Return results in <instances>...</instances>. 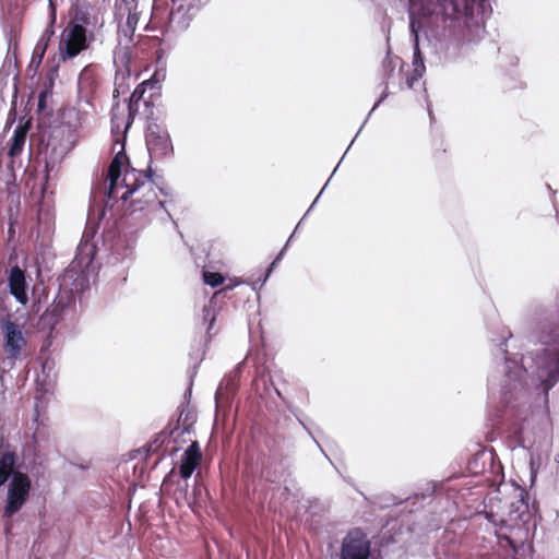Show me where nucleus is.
Wrapping results in <instances>:
<instances>
[{"instance_id": "nucleus-4", "label": "nucleus", "mask_w": 559, "mask_h": 559, "mask_svg": "<svg viewBox=\"0 0 559 559\" xmlns=\"http://www.w3.org/2000/svg\"><path fill=\"white\" fill-rule=\"evenodd\" d=\"M526 491L520 487L510 486V493L503 498L490 497L489 509L485 516L495 527L498 545L512 551L513 559H521L530 551L531 519Z\"/></svg>"}, {"instance_id": "nucleus-41", "label": "nucleus", "mask_w": 559, "mask_h": 559, "mask_svg": "<svg viewBox=\"0 0 559 559\" xmlns=\"http://www.w3.org/2000/svg\"><path fill=\"white\" fill-rule=\"evenodd\" d=\"M275 392L277 394V396L286 404L287 408L289 409V412L297 418V420L299 421V419H301L299 417V414H298V409L296 407H293L287 401L286 399L283 396L282 392L278 390V389H275Z\"/></svg>"}, {"instance_id": "nucleus-26", "label": "nucleus", "mask_w": 559, "mask_h": 559, "mask_svg": "<svg viewBox=\"0 0 559 559\" xmlns=\"http://www.w3.org/2000/svg\"><path fill=\"white\" fill-rule=\"evenodd\" d=\"M145 93H146V90L144 87H142L141 84H139L134 90L133 92L131 93V95L129 96V100H132V103H140L141 100L143 102L146 110H148V114L151 112V110L153 111V107H154V99H155V92H151L148 97H145Z\"/></svg>"}, {"instance_id": "nucleus-45", "label": "nucleus", "mask_w": 559, "mask_h": 559, "mask_svg": "<svg viewBox=\"0 0 559 559\" xmlns=\"http://www.w3.org/2000/svg\"><path fill=\"white\" fill-rule=\"evenodd\" d=\"M187 489H188V484L187 483H185L183 485H179V488H178L179 497L175 498L177 503L179 502V498H185L186 497Z\"/></svg>"}, {"instance_id": "nucleus-6", "label": "nucleus", "mask_w": 559, "mask_h": 559, "mask_svg": "<svg viewBox=\"0 0 559 559\" xmlns=\"http://www.w3.org/2000/svg\"><path fill=\"white\" fill-rule=\"evenodd\" d=\"M44 405L39 397L35 396L34 415L28 429L32 430V440L24 449V457L32 455L33 459L25 463V468L32 473L36 468H44L50 454L58 452L53 431L49 426V419L43 412Z\"/></svg>"}, {"instance_id": "nucleus-31", "label": "nucleus", "mask_w": 559, "mask_h": 559, "mask_svg": "<svg viewBox=\"0 0 559 559\" xmlns=\"http://www.w3.org/2000/svg\"><path fill=\"white\" fill-rule=\"evenodd\" d=\"M46 51V49L40 50V47L35 46L32 53L31 62L27 67V71H33V76L36 75Z\"/></svg>"}, {"instance_id": "nucleus-46", "label": "nucleus", "mask_w": 559, "mask_h": 559, "mask_svg": "<svg viewBox=\"0 0 559 559\" xmlns=\"http://www.w3.org/2000/svg\"><path fill=\"white\" fill-rule=\"evenodd\" d=\"M175 473V469L173 468L168 475H166V477L164 478L163 480V485H162V488L163 490H166V487L168 486V484L170 483V479H171V476L173 474Z\"/></svg>"}, {"instance_id": "nucleus-32", "label": "nucleus", "mask_w": 559, "mask_h": 559, "mask_svg": "<svg viewBox=\"0 0 559 559\" xmlns=\"http://www.w3.org/2000/svg\"><path fill=\"white\" fill-rule=\"evenodd\" d=\"M139 22V14L136 12H131L129 9V14L127 16V21L124 26L122 27V32L124 36H133Z\"/></svg>"}, {"instance_id": "nucleus-28", "label": "nucleus", "mask_w": 559, "mask_h": 559, "mask_svg": "<svg viewBox=\"0 0 559 559\" xmlns=\"http://www.w3.org/2000/svg\"><path fill=\"white\" fill-rule=\"evenodd\" d=\"M201 274L203 283L212 288L221 286L225 281L224 276L218 272H211L203 269Z\"/></svg>"}, {"instance_id": "nucleus-50", "label": "nucleus", "mask_w": 559, "mask_h": 559, "mask_svg": "<svg viewBox=\"0 0 559 559\" xmlns=\"http://www.w3.org/2000/svg\"><path fill=\"white\" fill-rule=\"evenodd\" d=\"M33 308H34V310H35L36 312H39V311H40V301H39V299H38V300L34 299Z\"/></svg>"}, {"instance_id": "nucleus-47", "label": "nucleus", "mask_w": 559, "mask_h": 559, "mask_svg": "<svg viewBox=\"0 0 559 559\" xmlns=\"http://www.w3.org/2000/svg\"><path fill=\"white\" fill-rule=\"evenodd\" d=\"M263 475H264V477L266 478V480H269V481H271V483H276V481H278V479H277L276 477H274V476H272V475L270 474L269 469H265V471L263 472Z\"/></svg>"}, {"instance_id": "nucleus-42", "label": "nucleus", "mask_w": 559, "mask_h": 559, "mask_svg": "<svg viewBox=\"0 0 559 559\" xmlns=\"http://www.w3.org/2000/svg\"><path fill=\"white\" fill-rule=\"evenodd\" d=\"M127 109H128V117L135 118V116L139 111V104L132 103V100L127 99Z\"/></svg>"}, {"instance_id": "nucleus-34", "label": "nucleus", "mask_w": 559, "mask_h": 559, "mask_svg": "<svg viewBox=\"0 0 559 559\" xmlns=\"http://www.w3.org/2000/svg\"><path fill=\"white\" fill-rule=\"evenodd\" d=\"M278 263H275V259L269 264L266 267L263 276L259 277L254 283H252V289L257 290L262 288L267 280L270 278L271 274L274 272V270L277 267Z\"/></svg>"}, {"instance_id": "nucleus-8", "label": "nucleus", "mask_w": 559, "mask_h": 559, "mask_svg": "<svg viewBox=\"0 0 559 559\" xmlns=\"http://www.w3.org/2000/svg\"><path fill=\"white\" fill-rule=\"evenodd\" d=\"M425 28H423L419 33V50H420V53H421V57H423V63H425L426 61V52L425 50H427V52L430 55L431 58L435 59V62L436 63H442V62H453V61H456L459 58H461L462 56H464L469 46L472 44H476L477 41L480 40L485 29L480 33L479 37L475 40H467V37H468V32H467V28L463 25V22H459L457 23L455 22V24L452 26V25H447V38L449 39H454V40H457L460 41V44H462L461 46V50H460V55L454 58V59H439L438 56L436 53H433L430 48L428 47V40L426 38V34H425ZM409 35H411V43H413V37H412V33L409 32ZM412 48H413V61H412V64H414L415 62V50H414V44H412ZM430 63H433V60H430ZM424 67L426 68V64H424ZM426 70L420 73V76L418 78H415V66H413V71L406 76V85L408 88H413L415 83L418 82L423 75L425 74Z\"/></svg>"}, {"instance_id": "nucleus-2", "label": "nucleus", "mask_w": 559, "mask_h": 559, "mask_svg": "<svg viewBox=\"0 0 559 559\" xmlns=\"http://www.w3.org/2000/svg\"><path fill=\"white\" fill-rule=\"evenodd\" d=\"M492 14L491 0H438L432 13L428 15L408 14L415 50V78L425 71L419 50V33L425 28L428 47L439 59H454L460 55V41L447 38V25L463 22L467 28V40H475L484 31V21Z\"/></svg>"}, {"instance_id": "nucleus-19", "label": "nucleus", "mask_w": 559, "mask_h": 559, "mask_svg": "<svg viewBox=\"0 0 559 559\" xmlns=\"http://www.w3.org/2000/svg\"><path fill=\"white\" fill-rule=\"evenodd\" d=\"M382 84L384 85V90L383 92L381 93V95L378 97V99L374 102L371 110L369 111V114L367 115L365 121L362 122V124L360 126L359 130L357 131L355 138L352 140V142L349 143L347 150L345 151L344 154H346L348 152V150L350 148V146L353 145L354 141L356 140V138L359 135V133L361 132L364 126L367 123L368 119L370 118V116L372 115V112L388 98L389 96V92H388V83L385 81L382 82ZM345 156V155H343ZM344 157L341 158V160L338 162V164L336 165V167L334 168V170L332 171L330 178L328 179V181L325 182V185L323 186V188L321 189V191L319 192V194L316 197V199L313 200V202L311 203V205L309 206V209L307 210L306 214L304 215V218L310 213V211H312V209L314 207V205L317 204L318 200L320 199V197L322 195L324 189L328 187L331 178L333 177V175L335 174V171L337 170L341 162L343 160Z\"/></svg>"}, {"instance_id": "nucleus-13", "label": "nucleus", "mask_w": 559, "mask_h": 559, "mask_svg": "<svg viewBox=\"0 0 559 559\" xmlns=\"http://www.w3.org/2000/svg\"><path fill=\"white\" fill-rule=\"evenodd\" d=\"M28 275L26 272L21 269L19 265H13L8 271V287L10 294L15 298L17 302L25 306L29 298H28V292H29V283H28Z\"/></svg>"}, {"instance_id": "nucleus-40", "label": "nucleus", "mask_w": 559, "mask_h": 559, "mask_svg": "<svg viewBox=\"0 0 559 559\" xmlns=\"http://www.w3.org/2000/svg\"><path fill=\"white\" fill-rule=\"evenodd\" d=\"M48 9H49V24L56 25L57 22V4L53 0H48Z\"/></svg>"}, {"instance_id": "nucleus-52", "label": "nucleus", "mask_w": 559, "mask_h": 559, "mask_svg": "<svg viewBox=\"0 0 559 559\" xmlns=\"http://www.w3.org/2000/svg\"><path fill=\"white\" fill-rule=\"evenodd\" d=\"M241 365H242V362L238 364L237 371L240 369Z\"/></svg>"}, {"instance_id": "nucleus-23", "label": "nucleus", "mask_w": 559, "mask_h": 559, "mask_svg": "<svg viewBox=\"0 0 559 559\" xmlns=\"http://www.w3.org/2000/svg\"><path fill=\"white\" fill-rule=\"evenodd\" d=\"M153 186H157V181H146L145 189H141L142 198L145 199L146 203H153V206L164 210L166 216L171 219L174 225L177 227V223L173 219L169 211L165 207V202L157 199V193L155 192Z\"/></svg>"}, {"instance_id": "nucleus-18", "label": "nucleus", "mask_w": 559, "mask_h": 559, "mask_svg": "<svg viewBox=\"0 0 559 559\" xmlns=\"http://www.w3.org/2000/svg\"><path fill=\"white\" fill-rule=\"evenodd\" d=\"M217 313L218 306L216 301V296H213L202 308V321L203 324L205 325V347L207 346V343L212 340V337L217 333V329H215Z\"/></svg>"}, {"instance_id": "nucleus-33", "label": "nucleus", "mask_w": 559, "mask_h": 559, "mask_svg": "<svg viewBox=\"0 0 559 559\" xmlns=\"http://www.w3.org/2000/svg\"><path fill=\"white\" fill-rule=\"evenodd\" d=\"M55 26L53 24H47L41 36L39 37L36 46L41 49H46L49 47L51 38L55 36Z\"/></svg>"}, {"instance_id": "nucleus-9", "label": "nucleus", "mask_w": 559, "mask_h": 559, "mask_svg": "<svg viewBox=\"0 0 559 559\" xmlns=\"http://www.w3.org/2000/svg\"><path fill=\"white\" fill-rule=\"evenodd\" d=\"M69 153V143L57 135L50 134L41 151L44 168L40 183L41 199L45 202L48 194L52 193L51 185L57 174L58 166Z\"/></svg>"}, {"instance_id": "nucleus-3", "label": "nucleus", "mask_w": 559, "mask_h": 559, "mask_svg": "<svg viewBox=\"0 0 559 559\" xmlns=\"http://www.w3.org/2000/svg\"><path fill=\"white\" fill-rule=\"evenodd\" d=\"M558 381L559 352H498L488 385L490 394L498 395L504 417L524 400L528 385L547 403Z\"/></svg>"}, {"instance_id": "nucleus-16", "label": "nucleus", "mask_w": 559, "mask_h": 559, "mask_svg": "<svg viewBox=\"0 0 559 559\" xmlns=\"http://www.w3.org/2000/svg\"><path fill=\"white\" fill-rule=\"evenodd\" d=\"M201 450L199 443L193 441L183 452L181 462L179 465V474L181 478L187 480L191 477L195 468L201 462Z\"/></svg>"}, {"instance_id": "nucleus-17", "label": "nucleus", "mask_w": 559, "mask_h": 559, "mask_svg": "<svg viewBox=\"0 0 559 559\" xmlns=\"http://www.w3.org/2000/svg\"><path fill=\"white\" fill-rule=\"evenodd\" d=\"M156 55V69L154 73L151 75L150 79L142 81L140 84L142 87H144L146 91L147 88L151 90V92H155V98L160 97V83L166 76V62L164 61V51L163 49L158 48L155 51Z\"/></svg>"}, {"instance_id": "nucleus-43", "label": "nucleus", "mask_w": 559, "mask_h": 559, "mask_svg": "<svg viewBox=\"0 0 559 559\" xmlns=\"http://www.w3.org/2000/svg\"><path fill=\"white\" fill-rule=\"evenodd\" d=\"M299 424L302 426V428L308 432V435L312 438V440L314 441V443L320 448V450L322 451V454H324V457H328V454H325V451L322 450L320 443L318 442V440L313 437L312 432L310 431V429L308 428V426L305 424V421L302 419H299Z\"/></svg>"}, {"instance_id": "nucleus-7", "label": "nucleus", "mask_w": 559, "mask_h": 559, "mask_svg": "<svg viewBox=\"0 0 559 559\" xmlns=\"http://www.w3.org/2000/svg\"><path fill=\"white\" fill-rule=\"evenodd\" d=\"M92 24L87 8L80 5L72 8L70 22L60 35L59 60H72L90 47L95 40L94 32L87 29V26Z\"/></svg>"}, {"instance_id": "nucleus-36", "label": "nucleus", "mask_w": 559, "mask_h": 559, "mask_svg": "<svg viewBox=\"0 0 559 559\" xmlns=\"http://www.w3.org/2000/svg\"><path fill=\"white\" fill-rule=\"evenodd\" d=\"M395 64L393 63L392 58L390 57V53L388 52L386 57L382 61V70L384 72V78L388 79L392 75L394 72Z\"/></svg>"}, {"instance_id": "nucleus-14", "label": "nucleus", "mask_w": 559, "mask_h": 559, "mask_svg": "<svg viewBox=\"0 0 559 559\" xmlns=\"http://www.w3.org/2000/svg\"><path fill=\"white\" fill-rule=\"evenodd\" d=\"M1 332L3 335L2 349H23L27 345L24 326L11 320L9 316L1 319Z\"/></svg>"}, {"instance_id": "nucleus-29", "label": "nucleus", "mask_w": 559, "mask_h": 559, "mask_svg": "<svg viewBox=\"0 0 559 559\" xmlns=\"http://www.w3.org/2000/svg\"><path fill=\"white\" fill-rule=\"evenodd\" d=\"M49 66L45 75V81L43 86H49L50 90H53L55 81L58 78L59 64L56 63L55 57L51 60H48Z\"/></svg>"}, {"instance_id": "nucleus-37", "label": "nucleus", "mask_w": 559, "mask_h": 559, "mask_svg": "<svg viewBox=\"0 0 559 559\" xmlns=\"http://www.w3.org/2000/svg\"><path fill=\"white\" fill-rule=\"evenodd\" d=\"M300 224H301V221L297 224V226L295 227L293 234L289 236L288 240L285 242L284 247L275 255V258H274L275 259V263H280L283 260V258L285 255V252H286V250H287V248L289 246V242H290L292 238L294 237L295 233L297 231L298 227L300 226Z\"/></svg>"}, {"instance_id": "nucleus-11", "label": "nucleus", "mask_w": 559, "mask_h": 559, "mask_svg": "<svg viewBox=\"0 0 559 559\" xmlns=\"http://www.w3.org/2000/svg\"><path fill=\"white\" fill-rule=\"evenodd\" d=\"M371 542L358 527L352 528L342 539L340 559H369Z\"/></svg>"}, {"instance_id": "nucleus-53", "label": "nucleus", "mask_w": 559, "mask_h": 559, "mask_svg": "<svg viewBox=\"0 0 559 559\" xmlns=\"http://www.w3.org/2000/svg\"><path fill=\"white\" fill-rule=\"evenodd\" d=\"M557 219H558V223H559V213L557 214Z\"/></svg>"}, {"instance_id": "nucleus-22", "label": "nucleus", "mask_w": 559, "mask_h": 559, "mask_svg": "<svg viewBox=\"0 0 559 559\" xmlns=\"http://www.w3.org/2000/svg\"><path fill=\"white\" fill-rule=\"evenodd\" d=\"M123 205L124 213L130 216L135 215L138 212H144L145 215H150L153 212L160 211V209L153 206V203H146L142 197H131Z\"/></svg>"}, {"instance_id": "nucleus-44", "label": "nucleus", "mask_w": 559, "mask_h": 559, "mask_svg": "<svg viewBox=\"0 0 559 559\" xmlns=\"http://www.w3.org/2000/svg\"><path fill=\"white\" fill-rule=\"evenodd\" d=\"M299 424L302 426V428L308 432V435L312 438V440L314 441V443L320 448V450L322 451V454H324V457H328V454H325V451L322 450L320 443L318 442V440L313 437L312 432L310 431V429L308 428V426L305 424V421L302 419H299Z\"/></svg>"}, {"instance_id": "nucleus-35", "label": "nucleus", "mask_w": 559, "mask_h": 559, "mask_svg": "<svg viewBox=\"0 0 559 559\" xmlns=\"http://www.w3.org/2000/svg\"><path fill=\"white\" fill-rule=\"evenodd\" d=\"M155 181H157V189L159 191L160 194H163L164 197L166 198H171L173 197V189L171 187L167 186L164 183V180H163V177L160 176H155Z\"/></svg>"}, {"instance_id": "nucleus-51", "label": "nucleus", "mask_w": 559, "mask_h": 559, "mask_svg": "<svg viewBox=\"0 0 559 559\" xmlns=\"http://www.w3.org/2000/svg\"><path fill=\"white\" fill-rule=\"evenodd\" d=\"M428 115H429L430 120H432V118H433V112H432V109H431V107H430V104H429V103H428Z\"/></svg>"}, {"instance_id": "nucleus-38", "label": "nucleus", "mask_w": 559, "mask_h": 559, "mask_svg": "<svg viewBox=\"0 0 559 559\" xmlns=\"http://www.w3.org/2000/svg\"><path fill=\"white\" fill-rule=\"evenodd\" d=\"M512 337H513L512 332L510 330H506V331H503L501 336L497 340V343L495 345L498 346L500 349H502V347L508 346V341ZM493 341L496 342V340H493Z\"/></svg>"}, {"instance_id": "nucleus-39", "label": "nucleus", "mask_w": 559, "mask_h": 559, "mask_svg": "<svg viewBox=\"0 0 559 559\" xmlns=\"http://www.w3.org/2000/svg\"><path fill=\"white\" fill-rule=\"evenodd\" d=\"M116 107H118V104L116 106H112V108H111L110 126H111L112 133H119V131H120V123L118 120V116L115 111Z\"/></svg>"}, {"instance_id": "nucleus-24", "label": "nucleus", "mask_w": 559, "mask_h": 559, "mask_svg": "<svg viewBox=\"0 0 559 559\" xmlns=\"http://www.w3.org/2000/svg\"><path fill=\"white\" fill-rule=\"evenodd\" d=\"M53 231V224L51 222V218L49 216V213L47 212L45 214V217L41 212L38 214V225H37V240L41 237L40 246H46L47 242L50 240V236Z\"/></svg>"}, {"instance_id": "nucleus-10", "label": "nucleus", "mask_w": 559, "mask_h": 559, "mask_svg": "<svg viewBox=\"0 0 559 559\" xmlns=\"http://www.w3.org/2000/svg\"><path fill=\"white\" fill-rule=\"evenodd\" d=\"M157 120L152 110L146 115L145 144L151 158L150 164L152 159L162 160L175 155L170 134Z\"/></svg>"}, {"instance_id": "nucleus-20", "label": "nucleus", "mask_w": 559, "mask_h": 559, "mask_svg": "<svg viewBox=\"0 0 559 559\" xmlns=\"http://www.w3.org/2000/svg\"><path fill=\"white\" fill-rule=\"evenodd\" d=\"M97 87V82L94 73L88 67H84L78 76V95L81 100L90 104Z\"/></svg>"}, {"instance_id": "nucleus-49", "label": "nucleus", "mask_w": 559, "mask_h": 559, "mask_svg": "<svg viewBox=\"0 0 559 559\" xmlns=\"http://www.w3.org/2000/svg\"><path fill=\"white\" fill-rule=\"evenodd\" d=\"M8 234L10 239L13 238L15 235V228L12 223L9 224Z\"/></svg>"}, {"instance_id": "nucleus-5", "label": "nucleus", "mask_w": 559, "mask_h": 559, "mask_svg": "<svg viewBox=\"0 0 559 559\" xmlns=\"http://www.w3.org/2000/svg\"><path fill=\"white\" fill-rule=\"evenodd\" d=\"M8 483L7 498L1 509L3 518H12L27 502L32 489L29 476L16 467V455L0 450V488Z\"/></svg>"}, {"instance_id": "nucleus-27", "label": "nucleus", "mask_w": 559, "mask_h": 559, "mask_svg": "<svg viewBox=\"0 0 559 559\" xmlns=\"http://www.w3.org/2000/svg\"><path fill=\"white\" fill-rule=\"evenodd\" d=\"M23 352H4V356L0 357V372L7 373L15 366Z\"/></svg>"}, {"instance_id": "nucleus-25", "label": "nucleus", "mask_w": 559, "mask_h": 559, "mask_svg": "<svg viewBox=\"0 0 559 559\" xmlns=\"http://www.w3.org/2000/svg\"><path fill=\"white\" fill-rule=\"evenodd\" d=\"M26 142V131L17 127L9 142L8 155L11 158L20 155L24 148Z\"/></svg>"}, {"instance_id": "nucleus-1", "label": "nucleus", "mask_w": 559, "mask_h": 559, "mask_svg": "<svg viewBox=\"0 0 559 559\" xmlns=\"http://www.w3.org/2000/svg\"><path fill=\"white\" fill-rule=\"evenodd\" d=\"M108 185L102 195L95 187L91 190L86 225L75 255L69 266L58 276V292L52 304L38 318L36 338L40 342L39 349H50L57 343L59 333L56 329L66 310L75 306L76 299L90 288L91 278L99 271L98 252L107 254L106 270L112 269L119 284L127 281V271L131 265V248L122 239L118 227L106 226L100 235L102 248L96 239L103 219L106 217L108 202L117 198L119 187L126 189L121 201L127 203L146 181H154V170L151 165L145 170L132 168L124 147L114 156L108 169Z\"/></svg>"}, {"instance_id": "nucleus-30", "label": "nucleus", "mask_w": 559, "mask_h": 559, "mask_svg": "<svg viewBox=\"0 0 559 559\" xmlns=\"http://www.w3.org/2000/svg\"><path fill=\"white\" fill-rule=\"evenodd\" d=\"M52 91L49 86H43L38 93L37 96V112L39 115H46L47 114V100L52 95Z\"/></svg>"}, {"instance_id": "nucleus-12", "label": "nucleus", "mask_w": 559, "mask_h": 559, "mask_svg": "<svg viewBox=\"0 0 559 559\" xmlns=\"http://www.w3.org/2000/svg\"><path fill=\"white\" fill-rule=\"evenodd\" d=\"M174 8L169 13L168 28L174 32H185L197 12L204 7L209 0H181L176 5V0H171Z\"/></svg>"}, {"instance_id": "nucleus-21", "label": "nucleus", "mask_w": 559, "mask_h": 559, "mask_svg": "<svg viewBox=\"0 0 559 559\" xmlns=\"http://www.w3.org/2000/svg\"><path fill=\"white\" fill-rule=\"evenodd\" d=\"M237 376L225 377L218 384L215 392L216 407L228 406L236 390H237Z\"/></svg>"}, {"instance_id": "nucleus-48", "label": "nucleus", "mask_w": 559, "mask_h": 559, "mask_svg": "<svg viewBox=\"0 0 559 559\" xmlns=\"http://www.w3.org/2000/svg\"><path fill=\"white\" fill-rule=\"evenodd\" d=\"M133 120H134L133 117H127V120L124 122V131L126 132L131 128Z\"/></svg>"}, {"instance_id": "nucleus-15", "label": "nucleus", "mask_w": 559, "mask_h": 559, "mask_svg": "<svg viewBox=\"0 0 559 559\" xmlns=\"http://www.w3.org/2000/svg\"><path fill=\"white\" fill-rule=\"evenodd\" d=\"M38 364L40 366V373L36 376L35 380L38 385L36 396L39 397V403H43L41 396L53 386L57 378L56 361L43 353L38 357Z\"/></svg>"}]
</instances>
